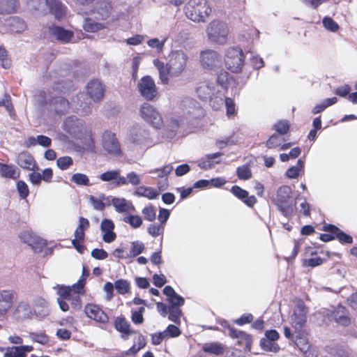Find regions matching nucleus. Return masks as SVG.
Listing matches in <instances>:
<instances>
[{"instance_id":"f257e3e1","label":"nucleus","mask_w":357,"mask_h":357,"mask_svg":"<svg viewBox=\"0 0 357 357\" xmlns=\"http://www.w3.org/2000/svg\"><path fill=\"white\" fill-rule=\"evenodd\" d=\"M166 66L162 62L154 61L160 79L163 84L169 82L168 75L178 77L185 70L188 61V54L182 50H172L167 57Z\"/></svg>"},{"instance_id":"f03ea898","label":"nucleus","mask_w":357,"mask_h":357,"mask_svg":"<svg viewBox=\"0 0 357 357\" xmlns=\"http://www.w3.org/2000/svg\"><path fill=\"white\" fill-rule=\"evenodd\" d=\"M307 309L301 300H299L291 317V324L296 334V344L303 351H306L309 346L305 337H302V330L307 321Z\"/></svg>"},{"instance_id":"7ed1b4c3","label":"nucleus","mask_w":357,"mask_h":357,"mask_svg":"<svg viewBox=\"0 0 357 357\" xmlns=\"http://www.w3.org/2000/svg\"><path fill=\"white\" fill-rule=\"evenodd\" d=\"M291 188L288 185L280 186L273 197L272 202L277 206L278 211L286 218L293 215L295 202L291 199Z\"/></svg>"},{"instance_id":"20e7f679","label":"nucleus","mask_w":357,"mask_h":357,"mask_svg":"<svg viewBox=\"0 0 357 357\" xmlns=\"http://www.w3.org/2000/svg\"><path fill=\"white\" fill-rule=\"evenodd\" d=\"M186 17L195 22H204L211 13L206 0H190L185 6Z\"/></svg>"},{"instance_id":"39448f33","label":"nucleus","mask_w":357,"mask_h":357,"mask_svg":"<svg viewBox=\"0 0 357 357\" xmlns=\"http://www.w3.org/2000/svg\"><path fill=\"white\" fill-rule=\"evenodd\" d=\"M206 32L211 42L218 45H224L227 41L229 31L226 23L214 20L206 26Z\"/></svg>"},{"instance_id":"423d86ee","label":"nucleus","mask_w":357,"mask_h":357,"mask_svg":"<svg viewBox=\"0 0 357 357\" xmlns=\"http://www.w3.org/2000/svg\"><path fill=\"white\" fill-rule=\"evenodd\" d=\"M245 56L242 49L238 46L229 47L225 54V66L231 72L238 73L241 70Z\"/></svg>"},{"instance_id":"0eeeda50","label":"nucleus","mask_w":357,"mask_h":357,"mask_svg":"<svg viewBox=\"0 0 357 357\" xmlns=\"http://www.w3.org/2000/svg\"><path fill=\"white\" fill-rule=\"evenodd\" d=\"M62 129L73 137L82 139L87 134V128L83 120L75 116L67 117L62 124Z\"/></svg>"},{"instance_id":"6e6552de","label":"nucleus","mask_w":357,"mask_h":357,"mask_svg":"<svg viewBox=\"0 0 357 357\" xmlns=\"http://www.w3.org/2000/svg\"><path fill=\"white\" fill-rule=\"evenodd\" d=\"M85 284V279H80L78 282L74 284L72 287H66L63 285H56L54 289H57V294L59 297L57 298V303L60 309L63 312H66L69 310V305L67 300L74 294L75 290L82 291Z\"/></svg>"},{"instance_id":"1a4fd4ad","label":"nucleus","mask_w":357,"mask_h":357,"mask_svg":"<svg viewBox=\"0 0 357 357\" xmlns=\"http://www.w3.org/2000/svg\"><path fill=\"white\" fill-rule=\"evenodd\" d=\"M318 314H321L329 320L334 319L337 324L343 326H347L351 323L348 310L342 305H338L337 307H333L332 310L324 309L319 312Z\"/></svg>"},{"instance_id":"9d476101","label":"nucleus","mask_w":357,"mask_h":357,"mask_svg":"<svg viewBox=\"0 0 357 357\" xmlns=\"http://www.w3.org/2000/svg\"><path fill=\"white\" fill-rule=\"evenodd\" d=\"M140 115L147 123L154 128L160 129L163 126V121L161 114L151 105L144 102L140 107Z\"/></svg>"},{"instance_id":"9b49d317","label":"nucleus","mask_w":357,"mask_h":357,"mask_svg":"<svg viewBox=\"0 0 357 357\" xmlns=\"http://www.w3.org/2000/svg\"><path fill=\"white\" fill-rule=\"evenodd\" d=\"M201 66L210 70H214L221 66V56L215 50H206L200 52Z\"/></svg>"},{"instance_id":"f8f14e48","label":"nucleus","mask_w":357,"mask_h":357,"mask_svg":"<svg viewBox=\"0 0 357 357\" xmlns=\"http://www.w3.org/2000/svg\"><path fill=\"white\" fill-rule=\"evenodd\" d=\"M137 88L140 95L146 100H152L158 95L155 82L149 75L141 78L138 82Z\"/></svg>"},{"instance_id":"ddd939ff","label":"nucleus","mask_w":357,"mask_h":357,"mask_svg":"<svg viewBox=\"0 0 357 357\" xmlns=\"http://www.w3.org/2000/svg\"><path fill=\"white\" fill-rule=\"evenodd\" d=\"M225 328L228 330V335L233 339L238 340V344L247 351L251 350V344H252V337L250 335L234 328L231 326L227 322H225V324H222Z\"/></svg>"},{"instance_id":"4468645a","label":"nucleus","mask_w":357,"mask_h":357,"mask_svg":"<svg viewBox=\"0 0 357 357\" xmlns=\"http://www.w3.org/2000/svg\"><path fill=\"white\" fill-rule=\"evenodd\" d=\"M20 240L31 246L35 252H40L46 246V241L36 236L31 231L26 230L20 233Z\"/></svg>"},{"instance_id":"2eb2a0df","label":"nucleus","mask_w":357,"mask_h":357,"mask_svg":"<svg viewBox=\"0 0 357 357\" xmlns=\"http://www.w3.org/2000/svg\"><path fill=\"white\" fill-rule=\"evenodd\" d=\"M16 298L13 289L0 290V317H4L12 307Z\"/></svg>"},{"instance_id":"dca6fc26","label":"nucleus","mask_w":357,"mask_h":357,"mask_svg":"<svg viewBox=\"0 0 357 357\" xmlns=\"http://www.w3.org/2000/svg\"><path fill=\"white\" fill-rule=\"evenodd\" d=\"M218 91L216 84L209 80L199 82L196 88L197 96L203 100L211 99Z\"/></svg>"},{"instance_id":"f3484780","label":"nucleus","mask_w":357,"mask_h":357,"mask_svg":"<svg viewBox=\"0 0 357 357\" xmlns=\"http://www.w3.org/2000/svg\"><path fill=\"white\" fill-rule=\"evenodd\" d=\"M105 86L98 79H92L86 85L87 94L94 102H100L105 94Z\"/></svg>"},{"instance_id":"a211bd4d","label":"nucleus","mask_w":357,"mask_h":357,"mask_svg":"<svg viewBox=\"0 0 357 357\" xmlns=\"http://www.w3.org/2000/svg\"><path fill=\"white\" fill-rule=\"evenodd\" d=\"M112 10V5L109 0H98L92 10L95 17L98 20L107 19Z\"/></svg>"},{"instance_id":"6ab92c4d","label":"nucleus","mask_w":357,"mask_h":357,"mask_svg":"<svg viewBox=\"0 0 357 357\" xmlns=\"http://www.w3.org/2000/svg\"><path fill=\"white\" fill-rule=\"evenodd\" d=\"M84 312L89 318L97 322L105 324L109 321L107 314L97 305L88 303L84 307Z\"/></svg>"},{"instance_id":"aec40b11","label":"nucleus","mask_w":357,"mask_h":357,"mask_svg":"<svg viewBox=\"0 0 357 357\" xmlns=\"http://www.w3.org/2000/svg\"><path fill=\"white\" fill-rule=\"evenodd\" d=\"M103 149L109 154L118 155L120 151V145L114 133L105 132L102 135Z\"/></svg>"},{"instance_id":"412c9836","label":"nucleus","mask_w":357,"mask_h":357,"mask_svg":"<svg viewBox=\"0 0 357 357\" xmlns=\"http://www.w3.org/2000/svg\"><path fill=\"white\" fill-rule=\"evenodd\" d=\"M149 137V131L139 125L132 128L130 134V141L136 145L144 144Z\"/></svg>"},{"instance_id":"4be33fe9","label":"nucleus","mask_w":357,"mask_h":357,"mask_svg":"<svg viewBox=\"0 0 357 357\" xmlns=\"http://www.w3.org/2000/svg\"><path fill=\"white\" fill-rule=\"evenodd\" d=\"M231 192L248 207H253L257 203V199L254 195L249 196L248 192L238 185H233L231 188Z\"/></svg>"},{"instance_id":"5701e85b","label":"nucleus","mask_w":357,"mask_h":357,"mask_svg":"<svg viewBox=\"0 0 357 357\" xmlns=\"http://www.w3.org/2000/svg\"><path fill=\"white\" fill-rule=\"evenodd\" d=\"M50 34L56 38V40L66 43L71 40L73 37V32L65 29L62 26H52L49 28Z\"/></svg>"},{"instance_id":"b1692460","label":"nucleus","mask_w":357,"mask_h":357,"mask_svg":"<svg viewBox=\"0 0 357 357\" xmlns=\"http://www.w3.org/2000/svg\"><path fill=\"white\" fill-rule=\"evenodd\" d=\"M163 294L167 296V301L170 304L169 307H180L185 303L184 298L178 295L171 286L165 287Z\"/></svg>"},{"instance_id":"393cba45","label":"nucleus","mask_w":357,"mask_h":357,"mask_svg":"<svg viewBox=\"0 0 357 357\" xmlns=\"http://www.w3.org/2000/svg\"><path fill=\"white\" fill-rule=\"evenodd\" d=\"M324 230L333 233L335 235V238L342 244H351L353 243L352 236L344 233L335 225L331 224L324 225Z\"/></svg>"},{"instance_id":"a878e982","label":"nucleus","mask_w":357,"mask_h":357,"mask_svg":"<svg viewBox=\"0 0 357 357\" xmlns=\"http://www.w3.org/2000/svg\"><path fill=\"white\" fill-rule=\"evenodd\" d=\"M50 105L56 114H63L68 112L69 102L63 97L56 96L50 100Z\"/></svg>"},{"instance_id":"bb28decb","label":"nucleus","mask_w":357,"mask_h":357,"mask_svg":"<svg viewBox=\"0 0 357 357\" xmlns=\"http://www.w3.org/2000/svg\"><path fill=\"white\" fill-rule=\"evenodd\" d=\"M55 18L60 20L66 14V7L60 0H48L46 5Z\"/></svg>"},{"instance_id":"cd10ccee","label":"nucleus","mask_w":357,"mask_h":357,"mask_svg":"<svg viewBox=\"0 0 357 357\" xmlns=\"http://www.w3.org/2000/svg\"><path fill=\"white\" fill-rule=\"evenodd\" d=\"M112 206L118 213H126L135 210L132 203L125 198L113 197Z\"/></svg>"},{"instance_id":"c85d7f7f","label":"nucleus","mask_w":357,"mask_h":357,"mask_svg":"<svg viewBox=\"0 0 357 357\" xmlns=\"http://www.w3.org/2000/svg\"><path fill=\"white\" fill-rule=\"evenodd\" d=\"M17 165L25 169L32 170L36 164L32 155L28 152L19 153L17 158Z\"/></svg>"},{"instance_id":"c756f323","label":"nucleus","mask_w":357,"mask_h":357,"mask_svg":"<svg viewBox=\"0 0 357 357\" xmlns=\"http://www.w3.org/2000/svg\"><path fill=\"white\" fill-rule=\"evenodd\" d=\"M121 174L119 169L107 171L99 176L100 179L104 182H112L114 186L120 187Z\"/></svg>"},{"instance_id":"7c9ffc66","label":"nucleus","mask_w":357,"mask_h":357,"mask_svg":"<svg viewBox=\"0 0 357 357\" xmlns=\"http://www.w3.org/2000/svg\"><path fill=\"white\" fill-rule=\"evenodd\" d=\"M7 25L12 32L21 33L26 29L25 22L21 18L13 16L7 20Z\"/></svg>"},{"instance_id":"2f4dec72","label":"nucleus","mask_w":357,"mask_h":357,"mask_svg":"<svg viewBox=\"0 0 357 357\" xmlns=\"http://www.w3.org/2000/svg\"><path fill=\"white\" fill-rule=\"evenodd\" d=\"M137 197H144L149 199H155L160 195L159 192L151 187L139 186L134 192Z\"/></svg>"},{"instance_id":"473e14b6","label":"nucleus","mask_w":357,"mask_h":357,"mask_svg":"<svg viewBox=\"0 0 357 357\" xmlns=\"http://www.w3.org/2000/svg\"><path fill=\"white\" fill-rule=\"evenodd\" d=\"M19 6V0H1L0 14H10L16 11Z\"/></svg>"},{"instance_id":"72a5a7b5","label":"nucleus","mask_w":357,"mask_h":357,"mask_svg":"<svg viewBox=\"0 0 357 357\" xmlns=\"http://www.w3.org/2000/svg\"><path fill=\"white\" fill-rule=\"evenodd\" d=\"M120 180V186L127 185L128 184L137 186L141 183L140 176L135 172H128L126 176H121Z\"/></svg>"},{"instance_id":"f704fd0d","label":"nucleus","mask_w":357,"mask_h":357,"mask_svg":"<svg viewBox=\"0 0 357 357\" xmlns=\"http://www.w3.org/2000/svg\"><path fill=\"white\" fill-rule=\"evenodd\" d=\"M114 327L116 331L126 335L135 333V331L130 330V325L124 317H117L114 322Z\"/></svg>"},{"instance_id":"c9c22d12","label":"nucleus","mask_w":357,"mask_h":357,"mask_svg":"<svg viewBox=\"0 0 357 357\" xmlns=\"http://www.w3.org/2000/svg\"><path fill=\"white\" fill-rule=\"evenodd\" d=\"M202 350L205 353L216 356L221 355L224 353V347L219 342L206 343L203 345Z\"/></svg>"},{"instance_id":"e433bc0d","label":"nucleus","mask_w":357,"mask_h":357,"mask_svg":"<svg viewBox=\"0 0 357 357\" xmlns=\"http://www.w3.org/2000/svg\"><path fill=\"white\" fill-rule=\"evenodd\" d=\"M84 94L80 93L77 96V113L82 116H86L91 113V104L89 102H84Z\"/></svg>"},{"instance_id":"4c0bfd02","label":"nucleus","mask_w":357,"mask_h":357,"mask_svg":"<svg viewBox=\"0 0 357 357\" xmlns=\"http://www.w3.org/2000/svg\"><path fill=\"white\" fill-rule=\"evenodd\" d=\"M0 174L4 178H16L19 174L13 166L0 163Z\"/></svg>"},{"instance_id":"58836bf2","label":"nucleus","mask_w":357,"mask_h":357,"mask_svg":"<svg viewBox=\"0 0 357 357\" xmlns=\"http://www.w3.org/2000/svg\"><path fill=\"white\" fill-rule=\"evenodd\" d=\"M337 102L336 97L324 99L321 103L315 105L312 110L314 114H319L325 110L327 107L335 104Z\"/></svg>"},{"instance_id":"ea45409f","label":"nucleus","mask_w":357,"mask_h":357,"mask_svg":"<svg viewBox=\"0 0 357 357\" xmlns=\"http://www.w3.org/2000/svg\"><path fill=\"white\" fill-rule=\"evenodd\" d=\"M145 249L144 244L139 241H135L130 243V250L128 253V258H135L142 254Z\"/></svg>"},{"instance_id":"a19ab883","label":"nucleus","mask_w":357,"mask_h":357,"mask_svg":"<svg viewBox=\"0 0 357 357\" xmlns=\"http://www.w3.org/2000/svg\"><path fill=\"white\" fill-rule=\"evenodd\" d=\"M15 312L18 317L22 319L29 318L32 315L31 306L26 302H20Z\"/></svg>"},{"instance_id":"79ce46f5","label":"nucleus","mask_w":357,"mask_h":357,"mask_svg":"<svg viewBox=\"0 0 357 357\" xmlns=\"http://www.w3.org/2000/svg\"><path fill=\"white\" fill-rule=\"evenodd\" d=\"M173 170V166L171 164L165 165L161 168L152 169L149 171V174H157V178H168V175Z\"/></svg>"},{"instance_id":"37998d69","label":"nucleus","mask_w":357,"mask_h":357,"mask_svg":"<svg viewBox=\"0 0 357 357\" xmlns=\"http://www.w3.org/2000/svg\"><path fill=\"white\" fill-rule=\"evenodd\" d=\"M71 181L77 184V185H83V186H90L91 183H90L89 176L82 173H75L71 176Z\"/></svg>"},{"instance_id":"c03bdc74","label":"nucleus","mask_w":357,"mask_h":357,"mask_svg":"<svg viewBox=\"0 0 357 357\" xmlns=\"http://www.w3.org/2000/svg\"><path fill=\"white\" fill-rule=\"evenodd\" d=\"M123 221L129 224L133 229H137L142 225V219L137 215L128 214L123 217Z\"/></svg>"},{"instance_id":"a18cd8bd","label":"nucleus","mask_w":357,"mask_h":357,"mask_svg":"<svg viewBox=\"0 0 357 357\" xmlns=\"http://www.w3.org/2000/svg\"><path fill=\"white\" fill-rule=\"evenodd\" d=\"M259 345L261 348L265 351H271V352H278L280 350L279 345L267 340V338H261L259 342Z\"/></svg>"},{"instance_id":"49530a36","label":"nucleus","mask_w":357,"mask_h":357,"mask_svg":"<svg viewBox=\"0 0 357 357\" xmlns=\"http://www.w3.org/2000/svg\"><path fill=\"white\" fill-rule=\"evenodd\" d=\"M330 353L336 357H353L342 344H335L330 348Z\"/></svg>"},{"instance_id":"de8ad7c7","label":"nucleus","mask_w":357,"mask_h":357,"mask_svg":"<svg viewBox=\"0 0 357 357\" xmlns=\"http://www.w3.org/2000/svg\"><path fill=\"white\" fill-rule=\"evenodd\" d=\"M82 291L75 290L74 294L67 300V303L70 302L73 310L77 311L82 308V301L80 294Z\"/></svg>"},{"instance_id":"09e8293b","label":"nucleus","mask_w":357,"mask_h":357,"mask_svg":"<svg viewBox=\"0 0 357 357\" xmlns=\"http://www.w3.org/2000/svg\"><path fill=\"white\" fill-rule=\"evenodd\" d=\"M105 27V24L87 19L84 24V29L88 32H96Z\"/></svg>"},{"instance_id":"8fccbe9b","label":"nucleus","mask_w":357,"mask_h":357,"mask_svg":"<svg viewBox=\"0 0 357 357\" xmlns=\"http://www.w3.org/2000/svg\"><path fill=\"white\" fill-rule=\"evenodd\" d=\"M73 165V160L71 157L66 155L56 159V165L61 170H67Z\"/></svg>"},{"instance_id":"3c124183","label":"nucleus","mask_w":357,"mask_h":357,"mask_svg":"<svg viewBox=\"0 0 357 357\" xmlns=\"http://www.w3.org/2000/svg\"><path fill=\"white\" fill-rule=\"evenodd\" d=\"M114 287L116 291L121 295H124L130 291L129 282L123 279H119L115 281Z\"/></svg>"},{"instance_id":"603ef678","label":"nucleus","mask_w":357,"mask_h":357,"mask_svg":"<svg viewBox=\"0 0 357 357\" xmlns=\"http://www.w3.org/2000/svg\"><path fill=\"white\" fill-rule=\"evenodd\" d=\"M322 24L326 30L331 32H336L340 29L338 24L331 17H324L322 20Z\"/></svg>"},{"instance_id":"864d4df0","label":"nucleus","mask_w":357,"mask_h":357,"mask_svg":"<svg viewBox=\"0 0 357 357\" xmlns=\"http://www.w3.org/2000/svg\"><path fill=\"white\" fill-rule=\"evenodd\" d=\"M273 129L280 135H284L287 134L289 130V123L287 120L278 121L273 126Z\"/></svg>"},{"instance_id":"5fc2aeb1","label":"nucleus","mask_w":357,"mask_h":357,"mask_svg":"<svg viewBox=\"0 0 357 357\" xmlns=\"http://www.w3.org/2000/svg\"><path fill=\"white\" fill-rule=\"evenodd\" d=\"M301 153V149L299 147H294L288 153H281L280 159L282 162H287L290 159H295L298 158Z\"/></svg>"},{"instance_id":"6e6d98bb","label":"nucleus","mask_w":357,"mask_h":357,"mask_svg":"<svg viewBox=\"0 0 357 357\" xmlns=\"http://www.w3.org/2000/svg\"><path fill=\"white\" fill-rule=\"evenodd\" d=\"M236 174L238 178L248 180L252 177V172L248 165H242L237 168Z\"/></svg>"},{"instance_id":"4d7b16f0","label":"nucleus","mask_w":357,"mask_h":357,"mask_svg":"<svg viewBox=\"0 0 357 357\" xmlns=\"http://www.w3.org/2000/svg\"><path fill=\"white\" fill-rule=\"evenodd\" d=\"M283 138L279 135L273 134L266 141V146L268 149H275L282 144Z\"/></svg>"},{"instance_id":"13d9d810","label":"nucleus","mask_w":357,"mask_h":357,"mask_svg":"<svg viewBox=\"0 0 357 357\" xmlns=\"http://www.w3.org/2000/svg\"><path fill=\"white\" fill-rule=\"evenodd\" d=\"M0 61L1 67L4 69H8L11 66L8 52L3 46H0Z\"/></svg>"},{"instance_id":"bf43d9fd","label":"nucleus","mask_w":357,"mask_h":357,"mask_svg":"<svg viewBox=\"0 0 357 357\" xmlns=\"http://www.w3.org/2000/svg\"><path fill=\"white\" fill-rule=\"evenodd\" d=\"M142 213L144 215L145 220L149 222H153V220H155L156 218L155 209L154 206L151 204L145 206L142 209Z\"/></svg>"},{"instance_id":"052dcab7","label":"nucleus","mask_w":357,"mask_h":357,"mask_svg":"<svg viewBox=\"0 0 357 357\" xmlns=\"http://www.w3.org/2000/svg\"><path fill=\"white\" fill-rule=\"evenodd\" d=\"M17 190L21 199H26L29 194V189L27 184L23 181H19L17 183Z\"/></svg>"},{"instance_id":"680f3d73","label":"nucleus","mask_w":357,"mask_h":357,"mask_svg":"<svg viewBox=\"0 0 357 357\" xmlns=\"http://www.w3.org/2000/svg\"><path fill=\"white\" fill-rule=\"evenodd\" d=\"M230 77L229 74L223 70H221L217 75V83L218 85H220L222 88H227L229 79Z\"/></svg>"},{"instance_id":"e2e57ef3","label":"nucleus","mask_w":357,"mask_h":357,"mask_svg":"<svg viewBox=\"0 0 357 357\" xmlns=\"http://www.w3.org/2000/svg\"><path fill=\"white\" fill-rule=\"evenodd\" d=\"M169 319L176 324L180 323V317L181 315V310L180 307H169Z\"/></svg>"},{"instance_id":"0e129e2a","label":"nucleus","mask_w":357,"mask_h":357,"mask_svg":"<svg viewBox=\"0 0 357 357\" xmlns=\"http://www.w3.org/2000/svg\"><path fill=\"white\" fill-rule=\"evenodd\" d=\"M4 357H26V354H24V351L20 347H13L8 348L4 353Z\"/></svg>"},{"instance_id":"69168bd1","label":"nucleus","mask_w":357,"mask_h":357,"mask_svg":"<svg viewBox=\"0 0 357 357\" xmlns=\"http://www.w3.org/2000/svg\"><path fill=\"white\" fill-rule=\"evenodd\" d=\"M30 338L36 342L45 344L49 342V337L45 333H31Z\"/></svg>"},{"instance_id":"338daca9","label":"nucleus","mask_w":357,"mask_h":357,"mask_svg":"<svg viewBox=\"0 0 357 357\" xmlns=\"http://www.w3.org/2000/svg\"><path fill=\"white\" fill-rule=\"evenodd\" d=\"M164 226L161 224H151L147 229L148 233L153 237H157L164 232Z\"/></svg>"},{"instance_id":"774afa93","label":"nucleus","mask_w":357,"mask_h":357,"mask_svg":"<svg viewBox=\"0 0 357 357\" xmlns=\"http://www.w3.org/2000/svg\"><path fill=\"white\" fill-rule=\"evenodd\" d=\"M167 338L168 337H176L181 333V330L178 327L175 325L169 324L167 328L163 331Z\"/></svg>"}]
</instances>
